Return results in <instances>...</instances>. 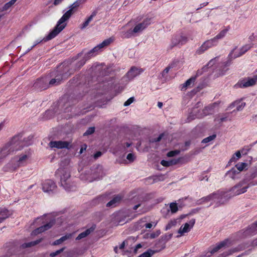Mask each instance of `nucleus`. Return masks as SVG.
<instances>
[{
	"label": "nucleus",
	"instance_id": "35",
	"mask_svg": "<svg viewBox=\"0 0 257 257\" xmlns=\"http://www.w3.org/2000/svg\"><path fill=\"white\" fill-rule=\"evenodd\" d=\"M71 237V234H69L62 236L60 238L55 240L53 243V245H56L62 243L63 241H65L67 239Z\"/></svg>",
	"mask_w": 257,
	"mask_h": 257
},
{
	"label": "nucleus",
	"instance_id": "13",
	"mask_svg": "<svg viewBox=\"0 0 257 257\" xmlns=\"http://www.w3.org/2000/svg\"><path fill=\"white\" fill-rule=\"evenodd\" d=\"M51 76H49V81H48L49 88L53 86H56L60 84L63 79L67 76H68L66 73H60L55 76L54 78H51Z\"/></svg>",
	"mask_w": 257,
	"mask_h": 257
},
{
	"label": "nucleus",
	"instance_id": "52",
	"mask_svg": "<svg viewBox=\"0 0 257 257\" xmlns=\"http://www.w3.org/2000/svg\"><path fill=\"white\" fill-rule=\"evenodd\" d=\"M87 60L83 58V59L81 60L80 61L78 62L77 64V66L78 69H80L82 66H83Z\"/></svg>",
	"mask_w": 257,
	"mask_h": 257
},
{
	"label": "nucleus",
	"instance_id": "63",
	"mask_svg": "<svg viewBox=\"0 0 257 257\" xmlns=\"http://www.w3.org/2000/svg\"><path fill=\"white\" fill-rule=\"evenodd\" d=\"M145 226L146 228H151L153 224L151 223H147L145 224Z\"/></svg>",
	"mask_w": 257,
	"mask_h": 257
},
{
	"label": "nucleus",
	"instance_id": "48",
	"mask_svg": "<svg viewBox=\"0 0 257 257\" xmlns=\"http://www.w3.org/2000/svg\"><path fill=\"white\" fill-rule=\"evenodd\" d=\"M235 156L237 157L236 159H238L241 157V153L239 151H237L233 156V157L230 159L229 162H232L235 160Z\"/></svg>",
	"mask_w": 257,
	"mask_h": 257
},
{
	"label": "nucleus",
	"instance_id": "40",
	"mask_svg": "<svg viewBox=\"0 0 257 257\" xmlns=\"http://www.w3.org/2000/svg\"><path fill=\"white\" fill-rule=\"evenodd\" d=\"M161 234L160 230H158L155 232H152L150 234H147V237L151 239H154L158 237Z\"/></svg>",
	"mask_w": 257,
	"mask_h": 257
},
{
	"label": "nucleus",
	"instance_id": "3",
	"mask_svg": "<svg viewBox=\"0 0 257 257\" xmlns=\"http://www.w3.org/2000/svg\"><path fill=\"white\" fill-rule=\"evenodd\" d=\"M74 13H75L69 8V10L65 12L59 20L56 26L53 30L46 37L45 40H50L55 38L66 27L67 24L65 23V22L68 21Z\"/></svg>",
	"mask_w": 257,
	"mask_h": 257
},
{
	"label": "nucleus",
	"instance_id": "59",
	"mask_svg": "<svg viewBox=\"0 0 257 257\" xmlns=\"http://www.w3.org/2000/svg\"><path fill=\"white\" fill-rule=\"evenodd\" d=\"M106 197V196L105 195H101L100 196H99L98 197H97V198H96L95 199V201H98V202H100V201H103L104 199Z\"/></svg>",
	"mask_w": 257,
	"mask_h": 257
},
{
	"label": "nucleus",
	"instance_id": "49",
	"mask_svg": "<svg viewBox=\"0 0 257 257\" xmlns=\"http://www.w3.org/2000/svg\"><path fill=\"white\" fill-rule=\"evenodd\" d=\"M95 131L94 127H89L86 131L84 133V136H88L92 134Z\"/></svg>",
	"mask_w": 257,
	"mask_h": 257
},
{
	"label": "nucleus",
	"instance_id": "18",
	"mask_svg": "<svg viewBox=\"0 0 257 257\" xmlns=\"http://www.w3.org/2000/svg\"><path fill=\"white\" fill-rule=\"evenodd\" d=\"M54 225V222L53 221H50L49 222L46 223V224L42 225L35 229H34L32 232V234L34 235H37L44 231L48 230L50 228H51Z\"/></svg>",
	"mask_w": 257,
	"mask_h": 257
},
{
	"label": "nucleus",
	"instance_id": "57",
	"mask_svg": "<svg viewBox=\"0 0 257 257\" xmlns=\"http://www.w3.org/2000/svg\"><path fill=\"white\" fill-rule=\"evenodd\" d=\"M171 68V67L170 66H168V67H167L162 72V75L163 76H164L165 74H167L170 69Z\"/></svg>",
	"mask_w": 257,
	"mask_h": 257
},
{
	"label": "nucleus",
	"instance_id": "42",
	"mask_svg": "<svg viewBox=\"0 0 257 257\" xmlns=\"http://www.w3.org/2000/svg\"><path fill=\"white\" fill-rule=\"evenodd\" d=\"M96 54L92 51V49L85 54L84 58L87 60L90 59L92 57L96 56Z\"/></svg>",
	"mask_w": 257,
	"mask_h": 257
},
{
	"label": "nucleus",
	"instance_id": "54",
	"mask_svg": "<svg viewBox=\"0 0 257 257\" xmlns=\"http://www.w3.org/2000/svg\"><path fill=\"white\" fill-rule=\"evenodd\" d=\"M126 159L130 161L131 162H133L135 160V156L132 153H129L127 154L126 156Z\"/></svg>",
	"mask_w": 257,
	"mask_h": 257
},
{
	"label": "nucleus",
	"instance_id": "45",
	"mask_svg": "<svg viewBox=\"0 0 257 257\" xmlns=\"http://www.w3.org/2000/svg\"><path fill=\"white\" fill-rule=\"evenodd\" d=\"M216 135H212L211 136H210L202 140V143H209L210 141L213 140L216 138Z\"/></svg>",
	"mask_w": 257,
	"mask_h": 257
},
{
	"label": "nucleus",
	"instance_id": "24",
	"mask_svg": "<svg viewBox=\"0 0 257 257\" xmlns=\"http://www.w3.org/2000/svg\"><path fill=\"white\" fill-rule=\"evenodd\" d=\"M230 28L229 26L225 27L222 30H221L216 36L214 37L217 41L219 42V40L223 38L226 35L227 33L229 31Z\"/></svg>",
	"mask_w": 257,
	"mask_h": 257
},
{
	"label": "nucleus",
	"instance_id": "20",
	"mask_svg": "<svg viewBox=\"0 0 257 257\" xmlns=\"http://www.w3.org/2000/svg\"><path fill=\"white\" fill-rule=\"evenodd\" d=\"M112 40L111 38H109L104 40L101 43L97 45L93 49H92V51L97 55L99 51H100L101 49L105 47L108 46L111 42Z\"/></svg>",
	"mask_w": 257,
	"mask_h": 257
},
{
	"label": "nucleus",
	"instance_id": "27",
	"mask_svg": "<svg viewBox=\"0 0 257 257\" xmlns=\"http://www.w3.org/2000/svg\"><path fill=\"white\" fill-rule=\"evenodd\" d=\"M243 248H242V247L240 245H238V246H237L235 248L230 249V250H229L228 251L223 252L222 253V257L227 256L228 255L232 254V253H233L234 252L242 250H243Z\"/></svg>",
	"mask_w": 257,
	"mask_h": 257
},
{
	"label": "nucleus",
	"instance_id": "26",
	"mask_svg": "<svg viewBox=\"0 0 257 257\" xmlns=\"http://www.w3.org/2000/svg\"><path fill=\"white\" fill-rule=\"evenodd\" d=\"M94 230V227H90L89 228L87 229L84 231L81 232L80 233L77 237L76 238V240H80L83 238L86 237L87 236H88L91 232H92Z\"/></svg>",
	"mask_w": 257,
	"mask_h": 257
},
{
	"label": "nucleus",
	"instance_id": "4",
	"mask_svg": "<svg viewBox=\"0 0 257 257\" xmlns=\"http://www.w3.org/2000/svg\"><path fill=\"white\" fill-rule=\"evenodd\" d=\"M43 240V238H41L35 241L29 242L27 243H24L21 244L20 246H18L17 245L11 243L8 246V248L7 249V252L5 255V257H9L12 255L13 254H17L18 251H21V250L26 248L27 247L35 246L39 244L40 242H41Z\"/></svg>",
	"mask_w": 257,
	"mask_h": 257
},
{
	"label": "nucleus",
	"instance_id": "15",
	"mask_svg": "<svg viewBox=\"0 0 257 257\" xmlns=\"http://www.w3.org/2000/svg\"><path fill=\"white\" fill-rule=\"evenodd\" d=\"M143 71L142 69H139L135 66H133L125 74V76L129 80H132L136 77L140 75Z\"/></svg>",
	"mask_w": 257,
	"mask_h": 257
},
{
	"label": "nucleus",
	"instance_id": "36",
	"mask_svg": "<svg viewBox=\"0 0 257 257\" xmlns=\"http://www.w3.org/2000/svg\"><path fill=\"white\" fill-rule=\"evenodd\" d=\"M136 36L137 35H136L135 33L133 32V29H131L126 32H122V37L123 38L128 39Z\"/></svg>",
	"mask_w": 257,
	"mask_h": 257
},
{
	"label": "nucleus",
	"instance_id": "33",
	"mask_svg": "<svg viewBox=\"0 0 257 257\" xmlns=\"http://www.w3.org/2000/svg\"><path fill=\"white\" fill-rule=\"evenodd\" d=\"M121 197L119 195L114 197L112 200H111L106 204V206L113 207L115 206L116 203L119 202L121 200Z\"/></svg>",
	"mask_w": 257,
	"mask_h": 257
},
{
	"label": "nucleus",
	"instance_id": "7",
	"mask_svg": "<svg viewBox=\"0 0 257 257\" xmlns=\"http://www.w3.org/2000/svg\"><path fill=\"white\" fill-rule=\"evenodd\" d=\"M188 41V38L182 33L175 35L173 36L171 43L168 49L171 50L175 46H181L185 45Z\"/></svg>",
	"mask_w": 257,
	"mask_h": 257
},
{
	"label": "nucleus",
	"instance_id": "5",
	"mask_svg": "<svg viewBox=\"0 0 257 257\" xmlns=\"http://www.w3.org/2000/svg\"><path fill=\"white\" fill-rule=\"evenodd\" d=\"M55 176L60 178V183L62 186L67 191L73 190V186L69 182V179L70 177V173L64 168L58 169L55 172Z\"/></svg>",
	"mask_w": 257,
	"mask_h": 257
},
{
	"label": "nucleus",
	"instance_id": "14",
	"mask_svg": "<svg viewBox=\"0 0 257 257\" xmlns=\"http://www.w3.org/2000/svg\"><path fill=\"white\" fill-rule=\"evenodd\" d=\"M49 146L51 148L70 149L71 148L69 142L62 141H51L49 143Z\"/></svg>",
	"mask_w": 257,
	"mask_h": 257
},
{
	"label": "nucleus",
	"instance_id": "16",
	"mask_svg": "<svg viewBox=\"0 0 257 257\" xmlns=\"http://www.w3.org/2000/svg\"><path fill=\"white\" fill-rule=\"evenodd\" d=\"M172 237V234H165L162 235L161 238L159 239L158 242L156 243V246L157 247H160L161 249H164L165 248L166 243L169 241Z\"/></svg>",
	"mask_w": 257,
	"mask_h": 257
},
{
	"label": "nucleus",
	"instance_id": "12",
	"mask_svg": "<svg viewBox=\"0 0 257 257\" xmlns=\"http://www.w3.org/2000/svg\"><path fill=\"white\" fill-rule=\"evenodd\" d=\"M56 188L57 186L56 184L52 180H46L42 184V189L43 191L49 194L53 193Z\"/></svg>",
	"mask_w": 257,
	"mask_h": 257
},
{
	"label": "nucleus",
	"instance_id": "51",
	"mask_svg": "<svg viewBox=\"0 0 257 257\" xmlns=\"http://www.w3.org/2000/svg\"><path fill=\"white\" fill-rule=\"evenodd\" d=\"M179 153V151L177 150L171 151L167 153V156L168 157H173L178 155Z\"/></svg>",
	"mask_w": 257,
	"mask_h": 257
},
{
	"label": "nucleus",
	"instance_id": "44",
	"mask_svg": "<svg viewBox=\"0 0 257 257\" xmlns=\"http://www.w3.org/2000/svg\"><path fill=\"white\" fill-rule=\"evenodd\" d=\"M96 54L92 51V49L85 54L84 58L87 60L90 59L92 57L96 56Z\"/></svg>",
	"mask_w": 257,
	"mask_h": 257
},
{
	"label": "nucleus",
	"instance_id": "34",
	"mask_svg": "<svg viewBox=\"0 0 257 257\" xmlns=\"http://www.w3.org/2000/svg\"><path fill=\"white\" fill-rule=\"evenodd\" d=\"M83 1V0H77L69 7V8L71 10H72L74 13L76 12V11L78 10V8L82 3Z\"/></svg>",
	"mask_w": 257,
	"mask_h": 257
},
{
	"label": "nucleus",
	"instance_id": "8",
	"mask_svg": "<svg viewBox=\"0 0 257 257\" xmlns=\"http://www.w3.org/2000/svg\"><path fill=\"white\" fill-rule=\"evenodd\" d=\"M49 75H46L37 79L33 84V89L37 91H42L49 88Z\"/></svg>",
	"mask_w": 257,
	"mask_h": 257
},
{
	"label": "nucleus",
	"instance_id": "10",
	"mask_svg": "<svg viewBox=\"0 0 257 257\" xmlns=\"http://www.w3.org/2000/svg\"><path fill=\"white\" fill-rule=\"evenodd\" d=\"M218 44V41L213 38L211 39L205 41L202 45L197 50L196 53L198 55L203 54L205 51L207 50L208 49L211 48L213 47L216 46Z\"/></svg>",
	"mask_w": 257,
	"mask_h": 257
},
{
	"label": "nucleus",
	"instance_id": "43",
	"mask_svg": "<svg viewBox=\"0 0 257 257\" xmlns=\"http://www.w3.org/2000/svg\"><path fill=\"white\" fill-rule=\"evenodd\" d=\"M96 54L92 51V49L85 54L84 58L87 60L90 59L92 57L96 56Z\"/></svg>",
	"mask_w": 257,
	"mask_h": 257
},
{
	"label": "nucleus",
	"instance_id": "58",
	"mask_svg": "<svg viewBox=\"0 0 257 257\" xmlns=\"http://www.w3.org/2000/svg\"><path fill=\"white\" fill-rule=\"evenodd\" d=\"M102 153L100 151H97L94 154L93 157L95 159H97L102 155Z\"/></svg>",
	"mask_w": 257,
	"mask_h": 257
},
{
	"label": "nucleus",
	"instance_id": "46",
	"mask_svg": "<svg viewBox=\"0 0 257 257\" xmlns=\"http://www.w3.org/2000/svg\"><path fill=\"white\" fill-rule=\"evenodd\" d=\"M176 221L175 220H171L166 225L165 227V230H168L171 229L173 226L176 225Z\"/></svg>",
	"mask_w": 257,
	"mask_h": 257
},
{
	"label": "nucleus",
	"instance_id": "29",
	"mask_svg": "<svg viewBox=\"0 0 257 257\" xmlns=\"http://www.w3.org/2000/svg\"><path fill=\"white\" fill-rule=\"evenodd\" d=\"M9 216V211L6 208H0V223L3 222Z\"/></svg>",
	"mask_w": 257,
	"mask_h": 257
},
{
	"label": "nucleus",
	"instance_id": "62",
	"mask_svg": "<svg viewBox=\"0 0 257 257\" xmlns=\"http://www.w3.org/2000/svg\"><path fill=\"white\" fill-rule=\"evenodd\" d=\"M142 247V246L141 244H140V243L138 244L136 246V247H135V249H134V251H135V252H136L138 251V250L139 248H141Z\"/></svg>",
	"mask_w": 257,
	"mask_h": 257
},
{
	"label": "nucleus",
	"instance_id": "41",
	"mask_svg": "<svg viewBox=\"0 0 257 257\" xmlns=\"http://www.w3.org/2000/svg\"><path fill=\"white\" fill-rule=\"evenodd\" d=\"M170 208L172 213H176L178 210L177 204L174 202L170 203Z\"/></svg>",
	"mask_w": 257,
	"mask_h": 257
},
{
	"label": "nucleus",
	"instance_id": "9",
	"mask_svg": "<svg viewBox=\"0 0 257 257\" xmlns=\"http://www.w3.org/2000/svg\"><path fill=\"white\" fill-rule=\"evenodd\" d=\"M257 233V220L251 224L244 229L240 230L237 232V235L240 238H244L252 236Z\"/></svg>",
	"mask_w": 257,
	"mask_h": 257
},
{
	"label": "nucleus",
	"instance_id": "32",
	"mask_svg": "<svg viewBox=\"0 0 257 257\" xmlns=\"http://www.w3.org/2000/svg\"><path fill=\"white\" fill-rule=\"evenodd\" d=\"M179 161L177 160H171L170 161H166L163 160L161 161V164L164 167H169L177 164Z\"/></svg>",
	"mask_w": 257,
	"mask_h": 257
},
{
	"label": "nucleus",
	"instance_id": "39",
	"mask_svg": "<svg viewBox=\"0 0 257 257\" xmlns=\"http://www.w3.org/2000/svg\"><path fill=\"white\" fill-rule=\"evenodd\" d=\"M247 166V164L245 163H238L235 165L236 170L239 172V173L243 171V169Z\"/></svg>",
	"mask_w": 257,
	"mask_h": 257
},
{
	"label": "nucleus",
	"instance_id": "21",
	"mask_svg": "<svg viewBox=\"0 0 257 257\" xmlns=\"http://www.w3.org/2000/svg\"><path fill=\"white\" fill-rule=\"evenodd\" d=\"M197 76H192L188 79L184 84H182L181 90H186L187 88L191 87L193 86L196 81Z\"/></svg>",
	"mask_w": 257,
	"mask_h": 257
},
{
	"label": "nucleus",
	"instance_id": "6",
	"mask_svg": "<svg viewBox=\"0 0 257 257\" xmlns=\"http://www.w3.org/2000/svg\"><path fill=\"white\" fill-rule=\"evenodd\" d=\"M135 21L138 23L136 24L133 28V32L135 33L136 35L143 32L151 24V19L146 18L143 19L142 17H138Z\"/></svg>",
	"mask_w": 257,
	"mask_h": 257
},
{
	"label": "nucleus",
	"instance_id": "47",
	"mask_svg": "<svg viewBox=\"0 0 257 257\" xmlns=\"http://www.w3.org/2000/svg\"><path fill=\"white\" fill-rule=\"evenodd\" d=\"M64 249H65V247H63L60 249L56 250L55 252H52L50 253V256L51 257H54L55 256H57L58 254H59L60 253H61V252H62L63 251V250H64Z\"/></svg>",
	"mask_w": 257,
	"mask_h": 257
},
{
	"label": "nucleus",
	"instance_id": "60",
	"mask_svg": "<svg viewBox=\"0 0 257 257\" xmlns=\"http://www.w3.org/2000/svg\"><path fill=\"white\" fill-rule=\"evenodd\" d=\"M208 5V2H205L202 4H201L200 5V7L198 8H197V10H199L203 8V7L207 6Z\"/></svg>",
	"mask_w": 257,
	"mask_h": 257
},
{
	"label": "nucleus",
	"instance_id": "50",
	"mask_svg": "<svg viewBox=\"0 0 257 257\" xmlns=\"http://www.w3.org/2000/svg\"><path fill=\"white\" fill-rule=\"evenodd\" d=\"M235 49V48L233 49L231 51V52L229 53V54L228 55V60L225 63V66H228L230 64V63L231 62V60H232V55Z\"/></svg>",
	"mask_w": 257,
	"mask_h": 257
},
{
	"label": "nucleus",
	"instance_id": "61",
	"mask_svg": "<svg viewBox=\"0 0 257 257\" xmlns=\"http://www.w3.org/2000/svg\"><path fill=\"white\" fill-rule=\"evenodd\" d=\"M63 0H54L53 2V4L55 6H57L59 4H60Z\"/></svg>",
	"mask_w": 257,
	"mask_h": 257
},
{
	"label": "nucleus",
	"instance_id": "2",
	"mask_svg": "<svg viewBox=\"0 0 257 257\" xmlns=\"http://www.w3.org/2000/svg\"><path fill=\"white\" fill-rule=\"evenodd\" d=\"M29 145L24 140H22V135H18L14 136L10 142L0 150V164L8 155L15 151L21 150L25 146H28Z\"/></svg>",
	"mask_w": 257,
	"mask_h": 257
},
{
	"label": "nucleus",
	"instance_id": "64",
	"mask_svg": "<svg viewBox=\"0 0 257 257\" xmlns=\"http://www.w3.org/2000/svg\"><path fill=\"white\" fill-rule=\"evenodd\" d=\"M125 245V241H123L119 246V249H123Z\"/></svg>",
	"mask_w": 257,
	"mask_h": 257
},
{
	"label": "nucleus",
	"instance_id": "53",
	"mask_svg": "<svg viewBox=\"0 0 257 257\" xmlns=\"http://www.w3.org/2000/svg\"><path fill=\"white\" fill-rule=\"evenodd\" d=\"M135 100L134 97H132L128 98L124 103V106H127L130 105L131 103H132Z\"/></svg>",
	"mask_w": 257,
	"mask_h": 257
},
{
	"label": "nucleus",
	"instance_id": "25",
	"mask_svg": "<svg viewBox=\"0 0 257 257\" xmlns=\"http://www.w3.org/2000/svg\"><path fill=\"white\" fill-rule=\"evenodd\" d=\"M228 241V239H225L224 240L220 242L218 244H217L215 247H214L210 251V253L211 254L214 253L215 252H217L218 250H219L220 249H221L222 247L225 246L227 242Z\"/></svg>",
	"mask_w": 257,
	"mask_h": 257
},
{
	"label": "nucleus",
	"instance_id": "56",
	"mask_svg": "<svg viewBox=\"0 0 257 257\" xmlns=\"http://www.w3.org/2000/svg\"><path fill=\"white\" fill-rule=\"evenodd\" d=\"M203 172L200 175L199 179L200 181H203V180H206V181H208V177L207 176H204Z\"/></svg>",
	"mask_w": 257,
	"mask_h": 257
},
{
	"label": "nucleus",
	"instance_id": "22",
	"mask_svg": "<svg viewBox=\"0 0 257 257\" xmlns=\"http://www.w3.org/2000/svg\"><path fill=\"white\" fill-rule=\"evenodd\" d=\"M240 173L235 168H233L229 171H227L226 173V176H228L229 177L233 180L238 179L239 178V175Z\"/></svg>",
	"mask_w": 257,
	"mask_h": 257
},
{
	"label": "nucleus",
	"instance_id": "11",
	"mask_svg": "<svg viewBox=\"0 0 257 257\" xmlns=\"http://www.w3.org/2000/svg\"><path fill=\"white\" fill-rule=\"evenodd\" d=\"M257 81V75H255L253 77H248L247 80H242L239 81L235 85L236 88H244L254 85Z\"/></svg>",
	"mask_w": 257,
	"mask_h": 257
},
{
	"label": "nucleus",
	"instance_id": "37",
	"mask_svg": "<svg viewBox=\"0 0 257 257\" xmlns=\"http://www.w3.org/2000/svg\"><path fill=\"white\" fill-rule=\"evenodd\" d=\"M155 253L152 249H148L147 251L142 253L138 257H151Z\"/></svg>",
	"mask_w": 257,
	"mask_h": 257
},
{
	"label": "nucleus",
	"instance_id": "30",
	"mask_svg": "<svg viewBox=\"0 0 257 257\" xmlns=\"http://www.w3.org/2000/svg\"><path fill=\"white\" fill-rule=\"evenodd\" d=\"M18 0H11L10 2L6 3L4 6L0 8V12H5L9 10Z\"/></svg>",
	"mask_w": 257,
	"mask_h": 257
},
{
	"label": "nucleus",
	"instance_id": "17",
	"mask_svg": "<svg viewBox=\"0 0 257 257\" xmlns=\"http://www.w3.org/2000/svg\"><path fill=\"white\" fill-rule=\"evenodd\" d=\"M195 223V219H191L189 223H185L184 225V226H181L180 229H179L178 232L180 233L181 235H183L185 233L188 232L190 230V229L193 227Z\"/></svg>",
	"mask_w": 257,
	"mask_h": 257
},
{
	"label": "nucleus",
	"instance_id": "28",
	"mask_svg": "<svg viewBox=\"0 0 257 257\" xmlns=\"http://www.w3.org/2000/svg\"><path fill=\"white\" fill-rule=\"evenodd\" d=\"M245 105V103L242 102L241 100H236L233 102L231 104V106H236V109L237 111L241 110Z\"/></svg>",
	"mask_w": 257,
	"mask_h": 257
},
{
	"label": "nucleus",
	"instance_id": "19",
	"mask_svg": "<svg viewBox=\"0 0 257 257\" xmlns=\"http://www.w3.org/2000/svg\"><path fill=\"white\" fill-rule=\"evenodd\" d=\"M209 111H211V108L209 106H206L205 107L203 110H202V113L201 114H195V116L192 115V113L190 114L189 116L187 118V119L188 120V121H190V120L195 119V118H201L203 117L204 116H206L210 113Z\"/></svg>",
	"mask_w": 257,
	"mask_h": 257
},
{
	"label": "nucleus",
	"instance_id": "55",
	"mask_svg": "<svg viewBox=\"0 0 257 257\" xmlns=\"http://www.w3.org/2000/svg\"><path fill=\"white\" fill-rule=\"evenodd\" d=\"M164 136V133L161 134L157 138H155L153 140L152 142H159L163 138Z\"/></svg>",
	"mask_w": 257,
	"mask_h": 257
},
{
	"label": "nucleus",
	"instance_id": "23",
	"mask_svg": "<svg viewBox=\"0 0 257 257\" xmlns=\"http://www.w3.org/2000/svg\"><path fill=\"white\" fill-rule=\"evenodd\" d=\"M252 44H246L243 46L239 50V53L238 54L234 55V58L239 57L243 54H244L247 51L250 49L252 47Z\"/></svg>",
	"mask_w": 257,
	"mask_h": 257
},
{
	"label": "nucleus",
	"instance_id": "31",
	"mask_svg": "<svg viewBox=\"0 0 257 257\" xmlns=\"http://www.w3.org/2000/svg\"><path fill=\"white\" fill-rule=\"evenodd\" d=\"M97 12H93L91 15L87 18V19L81 25L80 28L81 29L85 28L92 20L93 18L96 15Z\"/></svg>",
	"mask_w": 257,
	"mask_h": 257
},
{
	"label": "nucleus",
	"instance_id": "1",
	"mask_svg": "<svg viewBox=\"0 0 257 257\" xmlns=\"http://www.w3.org/2000/svg\"><path fill=\"white\" fill-rule=\"evenodd\" d=\"M246 182L245 180L240 181L236 185L232 187L228 192H224L218 190L216 192L210 194L209 195L203 197L197 201L198 204H202L206 202H208L213 199L219 200V202L223 204L224 201H226L231 196L238 195L246 192L249 185H246Z\"/></svg>",
	"mask_w": 257,
	"mask_h": 257
},
{
	"label": "nucleus",
	"instance_id": "38",
	"mask_svg": "<svg viewBox=\"0 0 257 257\" xmlns=\"http://www.w3.org/2000/svg\"><path fill=\"white\" fill-rule=\"evenodd\" d=\"M28 156L27 155H24L21 156L18 161V167L23 165L24 162H26Z\"/></svg>",
	"mask_w": 257,
	"mask_h": 257
}]
</instances>
